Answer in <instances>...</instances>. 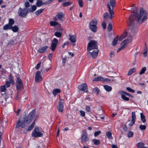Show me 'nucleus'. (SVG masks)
Here are the masks:
<instances>
[{
    "instance_id": "obj_1",
    "label": "nucleus",
    "mask_w": 148,
    "mask_h": 148,
    "mask_svg": "<svg viewBox=\"0 0 148 148\" xmlns=\"http://www.w3.org/2000/svg\"><path fill=\"white\" fill-rule=\"evenodd\" d=\"M137 8L134 7L132 9L134 13L130 17L128 23L129 32L131 34L134 33L136 29L135 24L137 23L143 22L147 18V14L146 12L142 8H140L139 12L136 13Z\"/></svg>"
},
{
    "instance_id": "obj_2",
    "label": "nucleus",
    "mask_w": 148,
    "mask_h": 148,
    "mask_svg": "<svg viewBox=\"0 0 148 148\" xmlns=\"http://www.w3.org/2000/svg\"><path fill=\"white\" fill-rule=\"evenodd\" d=\"M87 50L89 51L93 50L92 52L89 51L88 52L87 55L88 56H92V58L97 57L99 52L97 42L94 40H90L88 44Z\"/></svg>"
},
{
    "instance_id": "obj_3",
    "label": "nucleus",
    "mask_w": 148,
    "mask_h": 148,
    "mask_svg": "<svg viewBox=\"0 0 148 148\" xmlns=\"http://www.w3.org/2000/svg\"><path fill=\"white\" fill-rule=\"evenodd\" d=\"M115 5L116 2L115 0H110L109 3L107 4V7L110 15V18L111 20L114 17V13L113 10Z\"/></svg>"
},
{
    "instance_id": "obj_4",
    "label": "nucleus",
    "mask_w": 148,
    "mask_h": 148,
    "mask_svg": "<svg viewBox=\"0 0 148 148\" xmlns=\"http://www.w3.org/2000/svg\"><path fill=\"white\" fill-rule=\"evenodd\" d=\"M28 124L27 123L26 119L24 117H21L17 122L16 127L18 128L21 127L22 128H25L27 126Z\"/></svg>"
},
{
    "instance_id": "obj_5",
    "label": "nucleus",
    "mask_w": 148,
    "mask_h": 148,
    "mask_svg": "<svg viewBox=\"0 0 148 148\" xmlns=\"http://www.w3.org/2000/svg\"><path fill=\"white\" fill-rule=\"evenodd\" d=\"M97 22L96 19L92 20L89 23V28L93 32H96L97 30Z\"/></svg>"
},
{
    "instance_id": "obj_6",
    "label": "nucleus",
    "mask_w": 148,
    "mask_h": 148,
    "mask_svg": "<svg viewBox=\"0 0 148 148\" xmlns=\"http://www.w3.org/2000/svg\"><path fill=\"white\" fill-rule=\"evenodd\" d=\"M43 135L42 132L39 129V127L35 126L32 133V136L34 137H41Z\"/></svg>"
},
{
    "instance_id": "obj_7",
    "label": "nucleus",
    "mask_w": 148,
    "mask_h": 148,
    "mask_svg": "<svg viewBox=\"0 0 148 148\" xmlns=\"http://www.w3.org/2000/svg\"><path fill=\"white\" fill-rule=\"evenodd\" d=\"M81 143H86L89 140V138L88 136V134L86 130H82L81 134Z\"/></svg>"
},
{
    "instance_id": "obj_8",
    "label": "nucleus",
    "mask_w": 148,
    "mask_h": 148,
    "mask_svg": "<svg viewBox=\"0 0 148 148\" xmlns=\"http://www.w3.org/2000/svg\"><path fill=\"white\" fill-rule=\"evenodd\" d=\"M36 114V111L33 110L28 116L25 118L27 124H29L34 118Z\"/></svg>"
},
{
    "instance_id": "obj_9",
    "label": "nucleus",
    "mask_w": 148,
    "mask_h": 148,
    "mask_svg": "<svg viewBox=\"0 0 148 148\" xmlns=\"http://www.w3.org/2000/svg\"><path fill=\"white\" fill-rule=\"evenodd\" d=\"M28 10L26 8L22 9L20 8L19 9L18 13L19 15L22 17H25L27 14Z\"/></svg>"
},
{
    "instance_id": "obj_10",
    "label": "nucleus",
    "mask_w": 148,
    "mask_h": 148,
    "mask_svg": "<svg viewBox=\"0 0 148 148\" xmlns=\"http://www.w3.org/2000/svg\"><path fill=\"white\" fill-rule=\"evenodd\" d=\"M16 85L17 90L18 91H20L23 86L22 81L19 77H18L17 78Z\"/></svg>"
},
{
    "instance_id": "obj_11",
    "label": "nucleus",
    "mask_w": 148,
    "mask_h": 148,
    "mask_svg": "<svg viewBox=\"0 0 148 148\" xmlns=\"http://www.w3.org/2000/svg\"><path fill=\"white\" fill-rule=\"evenodd\" d=\"M78 88L80 90L83 91L85 92H88L87 86L85 83L79 85L78 86Z\"/></svg>"
},
{
    "instance_id": "obj_12",
    "label": "nucleus",
    "mask_w": 148,
    "mask_h": 148,
    "mask_svg": "<svg viewBox=\"0 0 148 148\" xmlns=\"http://www.w3.org/2000/svg\"><path fill=\"white\" fill-rule=\"evenodd\" d=\"M58 43V40L57 39L54 38L53 39L50 47V49L52 51H53L55 50Z\"/></svg>"
},
{
    "instance_id": "obj_13",
    "label": "nucleus",
    "mask_w": 148,
    "mask_h": 148,
    "mask_svg": "<svg viewBox=\"0 0 148 148\" xmlns=\"http://www.w3.org/2000/svg\"><path fill=\"white\" fill-rule=\"evenodd\" d=\"M35 80L37 82H39L42 80V78L40 75V72L38 71L35 77Z\"/></svg>"
},
{
    "instance_id": "obj_14",
    "label": "nucleus",
    "mask_w": 148,
    "mask_h": 148,
    "mask_svg": "<svg viewBox=\"0 0 148 148\" xmlns=\"http://www.w3.org/2000/svg\"><path fill=\"white\" fill-rule=\"evenodd\" d=\"M60 101L59 102L58 109V111L60 112H62L63 110L64 106L62 101L63 99L60 98Z\"/></svg>"
},
{
    "instance_id": "obj_15",
    "label": "nucleus",
    "mask_w": 148,
    "mask_h": 148,
    "mask_svg": "<svg viewBox=\"0 0 148 148\" xmlns=\"http://www.w3.org/2000/svg\"><path fill=\"white\" fill-rule=\"evenodd\" d=\"M129 30L128 32L129 34H130L128 36V37L130 38H127L124 41L125 42L127 45L129 43H130L132 41V39L131 38L132 37V36H133V35L134 34V33L131 34L129 32Z\"/></svg>"
},
{
    "instance_id": "obj_16",
    "label": "nucleus",
    "mask_w": 148,
    "mask_h": 148,
    "mask_svg": "<svg viewBox=\"0 0 148 148\" xmlns=\"http://www.w3.org/2000/svg\"><path fill=\"white\" fill-rule=\"evenodd\" d=\"M136 119V116L135 112H132V119L129 124V125L132 126L134 124Z\"/></svg>"
},
{
    "instance_id": "obj_17",
    "label": "nucleus",
    "mask_w": 148,
    "mask_h": 148,
    "mask_svg": "<svg viewBox=\"0 0 148 148\" xmlns=\"http://www.w3.org/2000/svg\"><path fill=\"white\" fill-rule=\"evenodd\" d=\"M48 48L47 46L45 45L43 47H40L38 49V51L40 53H43L45 52Z\"/></svg>"
},
{
    "instance_id": "obj_18",
    "label": "nucleus",
    "mask_w": 148,
    "mask_h": 148,
    "mask_svg": "<svg viewBox=\"0 0 148 148\" xmlns=\"http://www.w3.org/2000/svg\"><path fill=\"white\" fill-rule=\"evenodd\" d=\"M57 18L61 21H63L64 14L62 12L58 13L56 15Z\"/></svg>"
},
{
    "instance_id": "obj_19",
    "label": "nucleus",
    "mask_w": 148,
    "mask_h": 148,
    "mask_svg": "<svg viewBox=\"0 0 148 148\" xmlns=\"http://www.w3.org/2000/svg\"><path fill=\"white\" fill-rule=\"evenodd\" d=\"M69 40L71 42H75L76 41V36L75 35H69Z\"/></svg>"
},
{
    "instance_id": "obj_20",
    "label": "nucleus",
    "mask_w": 148,
    "mask_h": 148,
    "mask_svg": "<svg viewBox=\"0 0 148 148\" xmlns=\"http://www.w3.org/2000/svg\"><path fill=\"white\" fill-rule=\"evenodd\" d=\"M136 71L135 68H133L130 69L127 73V75L128 76L131 75L133 73L135 72Z\"/></svg>"
},
{
    "instance_id": "obj_21",
    "label": "nucleus",
    "mask_w": 148,
    "mask_h": 148,
    "mask_svg": "<svg viewBox=\"0 0 148 148\" xmlns=\"http://www.w3.org/2000/svg\"><path fill=\"white\" fill-rule=\"evenodd\" d=\"M119 93L121 95V98L125 101H128L129 99L128 98L126 97L125 96L122 94V92H119Z\"/></svg>"
},
{
    "instance_id": "obj_22",
    "label": "nucleus",
    "mask_w": 148,
    "mask_h": 148,
    "mask_svg": "<svg viewBox=\"0 0 148 148\" xmlns=\"http://www.w3.org/2000/svg\"><path fill=\"white\" fill-rule=\"evenodd\" d=\"M103 77L101 76H99L95 78L93 80V81H103L104 80Z\"/></svg>"
},
{
    "instance_id": "obj_23",
    "label": "nucleus",
    "mask_w": 148,
    "mask_h": 148,
    "mask_svg": "<svg viewBox=\"0 0 148 148\" xmlns=\"http://www.w3.org/2000/svg\"><path fill=\"white\" fill-rule=\"evenodd\" d=\"M127 33L126 32H124L123 34L121 35L119 38V40L122 41L124 38L127 35Z\"/></svg>"
},
{
    "instance_id": "obj_24",
    "label": "nucleus",
    "mask_w": 148,
    "mask_h": 148,
    "mask_svg": "<svg viewBox=\"0 0 148 148\" xmlns=\"http://www.w3.org/2000/svg\"><path fill=\"white\" fill-rule=\"evenodd\" d=\"M36 4L37 7H40L42 5H44L45 4H44V2H42L41 0H37Z\"/></svg>"
},
{
    "instance_id": "obj_25",
    "label": "nucleus",
    "mask_w": 148,
    "mask_h": 148,
    "mask_svg": "<svg viewBox=\"0 0 148 148\" xmlns=\"http://www.w3.org/2000/svg\"><path fill=\"white\" fill-rule=\"evenodd\" d=\"M12 28V26L8 24L5 25L3 27V29L5 30L10 29Z\"/></svg>"
},
{
    "instance_id": "obj_26",
    "label": "nucleus",
    "mask_w": 148,
    "mask_h": 148,
    "mask_svg": "<svg viewBox=\"0 0 148 148\" xmlns=\"http://www.w3.org/2000/svg\"><path fill=\"white\" fill-rule=\"evenodd\" d=\"M60 90L58 88H56L53 90V94L55 96L58 93H60Z\"/></svg>"
},
{
    "instance_id": "obj_27",
    "label": "nucleus",
    "mask_w": 148,
    "mask_h": 148,
    "mask_svg": "<svg viewBox=\"0 0 148 148\" xmlns=\"http://www.w3.org/2000/svg\"><path fill=\"white\" fill-rule=\"evenodd\" d=\"M104 87L105 89L108 92H110L112 90V88L108 85H104Z\"/></svg>"
},
{
    "instance_id": "obj_28",
    "label": "nucleus",
    "mask_w": 148,
    "mask_h": 148,
    "mask_svg": "<svg viewBox=\"0 0 148 148\" xmlns=\"http://www.w3.org/2000/svg\"><path fill=\"white\" fill-rule=\"evenodd\" d=\"M108 17L109 15L108 13L107 12H105L103 15V17L105 21H107Z\"/></svg>"
},
{
    "instance_id": "obj_29",
    "label": "nucleus",
    "mask_w": 148,
    "mask_h": 148,
    "mask_svg": "<svg viewBox=\"0 0 148 148\" xmlns=\"http://www.w3.org/2000/svg\"><path fill=\"white\" fill-rule=\"evenodd\" d=\"M31 9H29V12H33L36 9L37 7L35 5H33L32 6Z\"/></svg>"
},
{
    "instance_id": "obj_30",
    "label": "nucleus",
    "mask_w": 148,
    "mask_h": 148,
    "mask_svg": "<svg viewBox=\"0 0 148 148\" xmlns=\"http://www.w3.org/2000/svg\"><path fill=\"white\" fill-rule=\"evenodd\" d=\"M36 120V119H35L34 122L33 123H32L29 127H28L27 130L28 131H31L35 125V121Z\"/></svg>"
},
{
    "instance_id": "obj_31",
    "label": "nucleus",
    "mask_w": 148,
    "mask_h": 148,
    "mask_svg": "<svg viewBox=\"0 0 148 148\" xmlns=\"http://www.w3.org/2000/svg\"><path fill=\"white\" fill-rule=\"evenodd\" d=\"M92 141L96 145H99L100 143V141L99 140L96 139H93L92 140Z\"/></svg>"
},
{
    "instance_id": "obj_32",
    "label": "nucleus",
    "mask_w": 148,
    "mask_h": 148,
    "mask_svg": "<svg viewBox=\"0 0 148 148\" xmlns=\"http://www.w3.org/2000/svg\"><path fill=\"white\" fill-rule=\"evenodd\" d=\"M106 135L107 137L109 139H112V133L110 131H108L106 133Z\"/></svg>"
},
{
    "instance_id": "obj_33",
    "label": "nucleus",
    "mask_w": 148,
    "mask_h": 148,
    "mask_svg": "<svg viewBox=\"0 0 148 148\" xmlns=\"http://www.w3.org/2000/svg\"><path fill=\"white\" fill-rule=\"evenodd\" d=\"M141 119L143 122L144 123L146 121L145 116L144 115L143 113H141L140 114Z\"/></svg>"
},
{
    "instance_id": "obj_34",
    "label": "nucleus",
    "mask_w": 148,
    "mask_h": 148,
    "mask_svg": "<svg viewBox=\"0 0 148 148\" xmlns=\"http://www.w3.org/2000/svg\"><path fill=\"white\" fill-rule=\"evenodd\" d=\"M13 32H17L18 30V28L16 25L14 26V27L12 26V28H11Z\"/></svg>"
},
{
    "instance_id": "obj_35",
    "label": "nucleus",
    "mask_w": 148,
    "mask_h": 148,
    "mask_svg": "<svg viewBox=\"0 0 148 148\" xmlns=\"http://www.w3.org/2000/svg\"><path fill=\"white\" fill-rule=\"evenodd\" d=\"M62 34V31L60 30V32H56L55 34V35L58 37H60Z\"/></svg>"
},
{
    "instance_id": "obj_36",
    "label": "nucleus",
    "mask_w": 148,
    "mask_h": 148,
    "mask_svg": "<svg viewBox=\"0 0 148 148\" xmlns=\"http://www.w3.org/2000/svg\"><path fill=\"white\" fill-rule=\"evenodd\" d=\"M50 25L51 26H54L58 25H59V26L60 25V24H59L58 23L55 21L50 22Z\"/></svg>"
},
{
    "instance_id": "obj_37",
    "label": "nucleus",
    "mask_w": 148,
    "mask_h": 148,
    "mask_svg": "<svg viewBox=\"0 0 148 148\" xmlns=\"http://www.w3.org/2000/svg\"><path fill=\"white\" fill-rule=\"evenodd\" d=\"M137 148H143L144 144L142 142L138 143L137 144Z\"/></svg>"
},
{
    "instance_id": "obj_38",
    "label": "nucleus",
    "mask_w": 148,
    "mask_h": 148,
    "mask_svg": "<svg viewBox=\"0 0 148 148\" xmlns=\"http://www.w3.org/2000/svg\"><path fill=\"white\" fill-rule=\"evenodd\" d=\"M118 40V38L116 37L114 38L112 43V45L113 46H115L117 43Z\"/></svg>"
},
{
    "instance_id": "obj_39",
    "label": "nucleus",
    "mask_w": 148,
    "mask_h": 148,
    "mask_svg": "<svg viewBox=\"0 0 148 148\" xmlns=\"http://www.w3.org/2000/svg\"><path fill=\"white\" fill-rule=\"evenodd\" d=\"M45 9H41L36 11L35 12V14L37 15H38L40 14Z\"/></svg>"
},
{
    "instance_id": "obj_40",
    "label": "nucleus",
    "mask_w": 148,
    "mask_h": 148,
    "mask_svg": "<svg viewBox=\"0 0 148 148\" xmlns=\"http://www.w3.org/2000/svg\"><path fill=\"white\" fill-rule=\"evenodd\" d=\"M127 44L123 41L121 44L122 48L123 49H125L127 46Z\"/></svg>"
},
{
    "instance_id": "obj_41",
    "label": "nucleus",
    "mask_w": 148,
    "mask_h": 148,
    "mask_svg": "<svg viewBox=\"0 0 148 148\" xmlns=\"http://www.w3.org/2000/svg\"><path fill=\"white\" fill-rule=\"evenodd\" d=\"M2 100L1 101V102L2 103H3L7 102V100L8 98L7 97H2Z\"/></svg>"
},
{
    "instance_id": "obj_42",
    "label": "nucleus",
    "mask_w": 148,
    "mask_h": 148,
    "mask_svg": "<svg viewBox=\"0 0 148 148\" xmlns=\"http://www.w3.org/2000/svg\"><path fill=\"white\" fill-rule=\"evenodd\" d=\"M112 29V24L111 23H109L108 27H107V30L108 32L111 31Z\"/></svg>"
},
{
    "instance_id": "obj_43",
    "label": "nucleus",
    "mask_w": 148,
    "mask_h": 148,
    "mask_svg": "<svg viewBox=\"0 0 148 148\" xmlns=\"http://www.w3.org/2000/svg\"><path fill=\"white\" fill-rule=\"evenodd\" d=\"M146 70V68L145 67H144L139 72V74L142 75L145 72Z\"/></svg>"
},
{
    "instance_id": "obj_44",
    "label": "nucleus",
    "mask_w": 148,
    "mask_h": 148,
    "mask_svg": "<svg viewBox=\"0 0 148 148\" xmlns=\"http://www.w3.org/2000/svg\"><path fill=\"white\" fill-rule=\"evenodd\" d=\"M14 21L13 19L12 18H10L9 19V24L11 25V26H12V25L14 24Z\"/></svg>"
},
{
    "instance_id": "obj_45",
    "label": "nucleus",
    "mask_w": 148,
    "mask_h": 148,
    "mask_svg": "<svg viewBox=\"0 0 148 148\" xmlns=\"http://www.w3.org/2000/svg\"><path fill=\"white\" fill-rule=\"evenodd\" d=\"M71 3L70 2H67L63 3L62 5L64 7L66 6L71 4Z\"/></svg>"
},
{
    "instance_id": "obj_46",
    "label": "nucleus",
    "mask_w": 148,
    "mask_h": 148,
    "mask_svg": "<svg viewBox=\"0 0 148 148\" xmlns=\"http://www.w3.org/2000/svg\"><path fill=\"white\" fill-rule=\"evenodd\" d=\"M6 90V88L5 86H2L0 87V90L1 92H4Z\"/></svg>"
},
{
    "instance_id": "obj_47",
    "label": "nucleus",
    "mask_w": 148,
    "mask_h": 148,
    "mask_svg": "<svg viewBox=\"0 0 148 148\" xmlns=\"http://www.w3.org/2000/svg\"><path fill=\"white\" fill-rule=\"evenodd\" d=\"M93 90L95 93L97 94H98L99 92H100L99 89L97 87H96L94 88L93 89Z\"/></svg>"
},
{
    "instance_id": "obj_48",
    "label": "nucleus",
    "mask_w": 148,
    "mask_h": 148,
    "mask_svg": "<svg viewBox=\"0 0 148 148\" xmlns=\"http://www.w3.org/2000/svg\"><path fill=\"white\" fill-rule=\"evenodd\" d=\"M9 81L10 82H11L12 84H14V81L13 78H12V75H10L9 76Z\"/></svg>"
},
{
    "instance_id": "obj_49",
    "label": "nucleus",
    "mask_w": 148,
    "mask_h": 148,
    "mask_svg": "<svg viewBox=\"0 0 148 148\" xmlns=\"http://www.w3.org/2000/svg\"><path fill=\"white\" fill-rule=\"evenodd\" d=\"M79 4L80 7H82L83 6V1L82 0H78Z\"/></svg>"
},
{
    "instance_id": "obj_50",
    "label": "nucleus",
    "mask_w": 148,
    "mask_h": 148,
    "mask_svg": "<svg viewBox=\"0 0 148 148\" xmlns=\"http://www.w3.org/2000/svg\"><path fill=\"white\" fill-rule=\"evenodd\" d=\"M53 0H47L46 1L44 2V4L46 5H48L50 4Z\"/></svg>"
},
{
    "instance_id": "obj_51",
    "label": "nucleus",
    "mask_w": 148,
    "mask_h": 148,
    "mask_svg": "<svg viewBox=\"0 0 148 148\" xmlns=\"http://www.w3.org/2000/svg\"><path fill=\"white\" fill-rule=\"evenodd\" d=\"M101 133V132L100 131H97L95 132L94 133V136L95 137H96L99 135Z\"/></svg>"
},
{
    "instance_id": "obj_52",
    "label": "nucleus",
    "mask_w": 148,
    "mask_h": 148,
    "mask_svg": "<svg viewBox=\"0 0 148 148\" xmlns=\"http://www.w3.org/2000/svg\"><path fill=\"white\" fill-rule=\"evenodd\" d=\"M133 135V133L132 132H128L127 134V136L129 137H132Z\"/></svg>"
},
{
    "instance_id": "obj_53",
    "label": "nucleus",
    "mask_w": 148,
    "mask_h": 148,
    "mask_svg": "<svg viewBox=\"0 0 148 148\" xmlns=\"http://www.w3.org/2000/svg\"><path fill=\"white\" fill-rule=\"evenodd\" d=\"M139 127L140 129L141 130H145L146 128V127L145 125H140Z\"/></svg>"
},
{
    "instance_id": "obj_54",
    "label": "nucleus",
    "mask_w": 148,
    "mask_h": 148,
    "mask_svg": "<svg viewBox=\"0 0 148 148\" xmlns=\"http://www.w3.org/2000/svg\"><path fill=\"white\" fill-rule=\"evenodd\" d=\"M126 89L127 90H128L130 92H132L133 93H134L135 92L134 90H133L129 87H127Z\"/></svg>"
},
{
    "instance_id": "obj_55",
    "label": "nucleus",
    "mask_w": 148,
    "mask_h": 148,
    "mask_svg": "<svg viewBox=\"0 0 148 148\" xmlns=\"http://www.w3.org/2000/svg\"><path fill=\"white\" fill-rule=\"evenodd\" d=\"M101 26L103 29H105L106 28V22H103L101 24Z\"/></svg>"
},
{
    "instance_id": "obj_56",
    "label": "nucleus",
    "mask_w": 148,
    "mask_h": 148,
    "mask_svg": "<svg viewBox=\"0 0 148 148\" xmlns=\"http://www.w3.org/2000/svg\"><path fill=\"white\" fill-rule=\"evenodd\" d=\"M80 115L82 116H85V112L83 110H81L80 111Z\"/></svg>"
},
{
    "instance_id": "obj_57",
    "label": "nucleus",
    "mask_w": 148,
    "mask_h": 148,
    "mask_svg": "<svg viewBox=\"0 0 148 148\" xmlns=\"http://www.w3.org/2000/svg\"><path fill=\"white\" fill-rule=\"evenodd\" d=\"M147 47H146V48L145 49V52H144L143 53L144 56L145 57H146L147 55Z\"/></svg>"
},
{
    "instance_id": "obj_58",
    "label": "nucleus",
    "mask_w": 148,
    "mask_h": 148,
    "mask_svg": "<svg viewBox=\"0 0 148 148\" xmlns=\"http://www.w3.org/2000/svg\"><path fill=\"white\" fill-rule=\"evenodd\" d=\"M14 43V42L13 40H10L8 42V45H13Z\"/></svg>"
},
{
    "instance_id": "obj_59",
    "label": "nucleus",
    "mask_w": 148,
    "mask_h": 148,
    "mask_svg": "<svg viewBox=\"0 0 148 148\" xmlns=\"http://www.w3.org/2000/svg\"><path fill=\"white\" fill-rule=\"evenodd\" d=\"M120 92H122V94H123L125 96L126 95H128L129 96H130V94L129 93H126L123 91H121Z\"/></svg>"
},
{
    "instance_id": "obj_60",
    "label": "nucleus",
    "mask_w": 148,
    "mask_h": 148,
    "mask_svg": "<svg viewBox=\"0 0 148 148\" xmlns=\"http://www.w3.org/2000/svg\"><path fill=\"white\" fill-rule=\"evenodd\" d=\"M25 6L26 7H28L29 6V3L28 1H27L25 3Z\"/></svg>"
},
{
    "instance_id": "obj_61",
    "label": "nucleus",
    "mask_w": 148,
    "mask_h": 148,
    "mask_svg": "<svg viewBox=\"0 0 148 148\" xmlns=\"http://www.w3.org/2000/svg\"><path fill=\"white\" fill-rule=\"evenodd\" d=\"M115 55V53L113 51L111 52L110 53V57L111 58L113 57Z\"/></svg>"
},
{
    "instance_id": "obj_62",
    "label": "nucleus",
    "mask_w": 148,
    "mask_h": 148,
    "mask_svg": "<svg viewBox=\"0 0 148 148\" xmlns=\"http://www.w3.org/2000/svg\"><path fill=\"white\" fill-rule=\"evenodd\" d=\"M86 110L88 112H90V108L89 106H87L86 108Z\"/></svg>"
},
{
    "instance_id": "obj_63",
    "label": "nucleus",
    "mask_w": 148,
    "mask_h": 148,
    "mask_svg": "<svg viewBox=\"0 0 148 148\" xmlns=\"http://www.w3.org/2000/svg\"><path fill=\"white\" fill-rule=\"evenodd\" d=\"M41 62H40L38 63L36 67V69H39L40 67V65Z\"/></svg>"
},
{
    "instance_id": "obj_64",
    "label": "nucleus",
    "mask_w": 148,
    "mask_h": 148,
    "mask_svg": "<svg viewBox=\"0 0 148 148\" xmlns=\"http://www.w3.org/2000/svg\"><path fill=\"white\" fill-rule=\"evenodd\" d=\"M7 87H9L10 85V82L9 81H7L6 83Z\"/></svg>"
}]
</instances>
